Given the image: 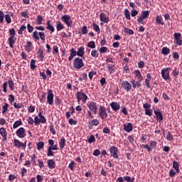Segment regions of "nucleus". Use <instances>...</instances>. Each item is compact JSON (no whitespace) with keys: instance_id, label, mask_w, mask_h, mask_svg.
<instances>
[{"instance_id":"49530a36","label":"nucleus","mask_w":182,"mask_h":182,"mask_svg":"<svg viewBox=\"0 0 182 182\" xmlns=\"http://www.w3.org/2000/svg\"><path fill=\"white\" fill-rule=\"evenodd\" d=\"M52 148H50V146L48 147V152H47V156L48 157H50L51 156H53V152L52 151Z\"/></svg>"},{"instance_id":"aec40b11","label":"nucleus","mask_w":182,"mask_h":182,"mask_svg":"<svg viewBox=\"0 0 182 182\" xmlns=\"http://www.w3.org/2000/svg\"><path fill=\"white\" fill-rule=\"evenodd\" d=\"M156 25H164V21L161 16H156Z\"/></svg>"},{"instance_id":"4d7b16f0","label":"nucleus","mask_w":182,"mask_h":182,"mask_svg":"<svg viewBox=\"0 0 182 182\" xmlns=\"http://www.w3.org/2000/svg\"><path fill=\"white\" fill-rule=\"evenodd\" d=\"M88 31H87V26H85L82 27V35H86V33H87Z\"/></svg>"},{"instance_id":"4be33fe9","label":"nucleus","mask_w":182,"mask_h":182,"mask_svg":"<svg viewBox=\"0 0 182 182\" xmlns=\"http://www.w3.org/2000/svg\"><path fill=\"white\" fill-rule=\"evenodd\" d=\"M0 134L2 136L4 141L6 140V130H5V128H0Z\"/></svg>"},{"instance_id":"052dcab7","label":"nucleus","mask_w":182,"mask_h":182,"mask_svg":"<svg viewBox=\"0 0 182 182\" xmlns=\"http://www.w3.org/2000/svg\"><path fill=\"white\" fill-rule=\"evenodd\" d=\"M96 139L95 138V135H91L88 139V143H93Z\"/></svg>"},{"instance_id":"423d86ee","label":"nucleus","mask_w":182,"mask_h":182,"mask_svg":"<svg viewBox=\"0 0 182 182\" xmlns=\"http://www.w3.org/2000/svg\"><path fill=\"white\" fill-rule=\"evenodd\" d=\"M99 116L102 120L107 118V112H106V108L103 106H100L99 108Z\"/></svg>"},{"instance_id":"473e14b6","label":"nucleus","mask_w":182,"mask_h":182,"mask_svg":"<svg viewBox=\"0 0 182 182\" xmlns=\"http://www.w3.org/2000/svg\"><path fill=\"white\" fill-rule=\"evenodd\" d=\"M22 125V121L18 120V121H16L13 125V129H18V127H19V126Z\"/></svg>"},{"instance_id":"7ed1b4c3","label":"nucleus","mask_w":182,"mask_h":182,"mask_svg":"<svg viewBox=\"0 0 182 182\" xmlns=\"http://www.w3.org/2000/svg\"><path fill=\"white\" fill-rule=\"evenodd\" d=\"M61 21L64 22L67 25V26H72L73 21H72V18H70V16L65 14L61 16Z\"/></svg>"},{"instance_id":"bb28decb","label":"nucleus","mask_w":182,"mask_h":182,"mask_svg":"<svg viewBox=\"0 0 182 182\" xmlns=\"http://www.w3.org/2000/svg\"><path fill=\"white\" fill-rule=\"evenodd\" d=\"M14 36H10L8 39L9 41V46L11 48H14V45L15 44V40H14Z\"/></svg>"},{"instance_id":"e433bc0d","label":"nucleus","mask_w":182,"mask_h":182,"mask_svg":"<svg viewBox=\"0 0 182 182\" xmlns=\"http://www.w3.org/2000/svg\"><path fill=\"white\" fill-rule=\"evenodd\" d=\"M87 48H90L91 49H95V48H96V43H95V41L88 42Z\"/></svg>"},{"instance_id":"a878e982","label":"nucleus","mask_w":182,"mask_h":182,"mask_svg":"<svg viewBox=\"0 0 182 182\" xmlns=\"http://www.w3.org/2000/svg\"><path fill=\"white\" fill-rule=\"evenodd\" d=\"M173 167L176 170V173H180V168H178L179 167L178 162H177L176 161H173Z\"/></svg>"},{"instance_id":"79ce46f5","label":"nucleus","mask_w":182,"mask_h":182,"mask_svg":"<svg viewBox=\"0 0 182 182\" xmlns=\"http://www.w3.org/2000/svg\"><path fill=\"white\" fill-rule=\"evenodd\" d=\"M124 32L125 33H128L129 35H133V33H134V32L133 31V30L129 28H125L124 29Z\"/></svg>"},{"instance_id":"13d9d810","label":"nucleus","mask_w":182,"mask_h":182,"mask_svg":"<svg viewBox=\"0 0 182 182\" xmlns=\"http://www.w3.org/2000/svg\"><path fill=\"white\" fill-rule=\"evenodd\" d=\"M102 132L105 134H109L110 133V129H109V127H106L102 129Z\"/></svg>"},{"instance_id":"9d476101","label":"nucleus","mask_w":182,"mask_h":182,"mask_svg":"<svg viewBox=\"0 0 182 182\" xmlns=\"http://www.w3.org/2000/svg\"><path fill=\"white\" fill-rule=\"evenodd\" d=\"M14 147H17V149H26V142H21L18 139L14 140Z\"/></svg>"},{"instance_id":"f3484780","label":"nucleus","mask_w":182,"mask_h":182,"mask_svg":"<svg viewBox=\"0 0 182 182\" xmlns=\"http://www.w3.org/2000/svg\"><path fill=\"white\" fill-rule=\"evenodd\" d=\"M100 19L101 22H104V23H107V22H109V17H107L105 13H101L100 14Z\"/></svg>"},{"instance_id":"7c9ffc66","label":"nucleus","mask_w":182,"mask_h":182,"mask_svg":"<svg viewBox=\"0 0 182 182\" xmlns=\"http://www.w3.org/2000/svg\"><path fill=\"white\" fill-rule=\"evenodd\" d=\"M56 28H57V31H62V29H65V26H63V24H62V23H60V21L57 22V25H56Z\"/></svg>"},{"instance_id":"69168bd1","label":"nucleus","mask_w":182,"mask_h":182,"mask_svg":"<svg viewBox=\"0 0 182 182\" xmlns=\"http://www.w3.org/2000/svg\"><path fill=\"white\" fill-rule=\"evenodd\" d=\"M15 33L16 31L14 28H11L9 31V35H11V36H13V37H15Z\"/></svg>"},{"instance_id":"37998d69","label":"nucleus","mask_w":182,"mask_h":182,"mask_svg":"<svg viewBox=\"0 0 182 182\" xmlns=\"http://www.w3.org/2000/svg\"><path fill=\"white\" fill-rule=\"evenodd\" d=\"M145 114L149 117L153 116V109H151L150 108L148 109H145Z\"/></svg>"},{"instance_id":"b1692460","label":"nucleus","mask_w":182,"mask_h":182,"mask_svg":"<svg viewBox=\"0 0 182 182\" xmlns=\"http://www.w3.org/2000/svg\"><path fill=\"white\" fill-rule=\"evenodd\" d=\"M37 55L41 59V60H43V58H45V55H43V50L42 48H39L37 51Z\"/></svg>"},{"instance_id":"a19ab883","label":"nucleus","mask_w":182,"mask_h":182,"mask_svg":"<svg viewBox=\"0 0 182 182\" xmlns=\"http://www.w3.org/2000/svg\"><path fill=\"white\" fill-rule=\"evenodd\" d=\"M124 16H125V18L128 19V21H130V19H132L130 17V11H129L127 9L124 10Z\"/></svg>"},{"instance_id":"72a5a7b5","label":"nucleus","mask_w":182,"mask_h":182,"mask_svg":"<svg viewBox=\"0 0 182 182\" xmlns=\"http://www.w3.org/2000/svg\"><path fill=\"white\" fill-rule=\"evenodd\" d=\"M91 56L92 58H99V51L97 50H92L91 51Z\"/></svg>"},{"instance_id":"39448f33","label":"nucleus","mask_w":182,"mask_h":182,"mask_svg":"<svg viewBox=\"0 0 182 182\" xmlns=\"http://www.w3.org/2000/svg\"><path fill=\"white\" fill-rule=\"evenodd\" d=\"M76 97L77 99V102H80V100H82L83 103H86V100H87V95L86 94L82 92H77Z\"/></svg>"},{"instance_id":"c85d7f7f","label":"nucleus","mask_w":182,"mask_h":182,"mask_svg":"<svg viewBox=\"0 0 182 182\" xmlns=\"http://www.w3.org/2000/svg\"><path fill=\"white\" fill-rule=\"evenodd\" d=\"M60 144V149H64L65 148V145L66 144V139H65V138H61L60 141L59 142Z\"/></svg>"},{"instance_id":"393cba45","label":"nucleus","mask_w":182,"mask_h":182,"mask_svg":"<svg viewBox=\"0 0 182 182\" xmlns=\"http://www.w3.org/2000/svg\"><path fill=\"white\" fill-rule=\"evenodd\" d=\"M135 76L137 77L138 80H143V75H141V73H140V70H137L135 71Z\"/></svg>"},{"instance_id":"6e6552de","label":"nucleus","mask_w":182,"mask_h":182,"mask_svg":"<svg viewBox=\"0 0 182 182\" xmlns=\"http://www.w3.org/2000/svg\"><path fill=\"white\" fill-rule=\"evenodd\" d=\"M168 68H165L161 70V76L164 80L170 79V71Z\"/></svg>"},{"instance_id":"2eb2a0df","label":"nucleus","mask_w":182,"mask_h":182,"mask_svg":"<svg viewBox=\"0 0 182 182\" xmlns=\"http://www.w3.org/2000/svg\"><path fill=\"white\" fill-rule=\"evenodd\" d=\"M155 116L156 117V120L159 122H163V114H161V109H155L154 110Z\"/></svg>"},{"instance_id":"c9c22d12","label":"nucleus","mask_w":182,"mask_h":182,"mask_svg":"<svg viewBox=\"0 0 182 182\" xmlns=\"http://www.w3.org/2000/svg\"><path fill=\"white\" fill-rule=\"evenodd\" d=\"M42 21H43V17L42 16H38L36 18V25H42Z\"/></svg>"},{"instance_id":"a18cd8bd","label":"nucleus","mask_w":182,"mask_h":182,"mask_svg":"<svg viewBox=\"0 0 182 182\" xmlns=\"http://www.w3.org/2000/svg\"><path fill=\"white\" fill-rule=\"evenodd\" d=\"M44 146H45V144L43 141H40L37 143L38 150H41V149H43Z\"/></svg>"},{"instance_id":"09e8293b","label":"nucleus","mask_w":182,"mask_h":182,"mask_svg":"<svg viewBox=\"0 0 182 182\" xmlns=\"http://www.w3.org/2000/svg\"><path fill=\"white\" fill-rule=\"evenodd\" d=\"M143 107L145 109V110H147L151 107V105H150L149 102H146L143 105Z\"/></svg>"},{"instance_id":"20e7f679","label":"nucleus","mask_w":182,"mask_h":182,"mask_svg":"<svg viewBox=\"0 0 182 182\" xmlns=\"http://www.w3.org/2000/svg\"><path fill=\"white\" fill-rule=\"evenodd\" d=\"M142 147L146 149V150L150 152L157 147V142L156 141H152L150 142L149 146V144H143Z\"/></svg>"},{"instance_id":"f704fd0d","label":"nucleus","mask_w":182,"mask_h":182,"mask_svg":"<svg viewBox=\"0 0 182 182\" xmlns=\"http://www.w3.org/2000/svg\"><path fill=\"white\" fill-rule=\"evenodd\" d=\"M149 15H150L149 11H144L141 14V18L146 19V18H147Z\"/></svg>"},{"instance_id":"412c9836","label":"nucleus","mask_w":182,"mask_h":182,"mask_svg":"<svg viewBox=\"0 0 182 182\" xmlns=\"http://www.w3.org/2000/svg\"><path fill=\"white\" fill-rule=\"evenodd\" d=\"M77 56H80L82 58V56H84L85 55V47L83 46H81L77 52Z\"/></svg>"},{"instance_id":"4c0bfd02","label":"nucleus","mask_w":182,"mask_h":182,"mask_svg":"<svg viewBox=\"0 0 182 182\" xmlns=\"http://www.w3.org/2000/svg\"><path fill=\"white\" fill-rule=\"evenodd\" d=\"M93 29L97 33H100V27L95 23H92Z\"/></svg>"},{"instance_id":"f8f14e48","label":"nucleus","mask_w":182,"mask_h":182,"mask_svg":"<svg viewBox=\"0 0 182 182\" xmlns=\"http://www.w3.org/2000/svg\"><path fill=\"white\" fill-rule=\"evenodd\" d=\"M109 151L112 154V156L114 159H119V155L117 154V152L119 151V150L117 149V147L112 146L110 149H109Z\"/></svg>"},{"instance_id":"bf43d9fd","label":"nucleus","mask_w":182,"mask_h":182,"mask_svg":"<svg viewBox=\"0 0 182 182\" xmlns=\"http://www.w3.org/2000/svg\"><path fill=\"white\" fill-rule=\"evenodd\" d=\"M34 123L36 126H38V124H41V119H39L38 117H35Z\"/></svg>"},{"instance_id":"c03bdc74","label":"nucleus","mask_w":182,"mask_h":182,"mask_svg":"<svg viewBox=\"0 0 182 182\" xmlns=\"http://www.w3.org/2000/svg\"><path fill=\"white\" fill-rule=\"evenodd\" d=\"M108 70L110 74L113 73L114 70V65L113 64L108 65Z\"/></svg>"},{"instance_id":"f257e3e1","label":"nucleus","mask_w":182,"mask_h":182,"mask_svg":"<svg viewBox=\"0 0 182 182\" xmlns=\"http://www.w3.org/2000/svg\"><path fill=\"white\" fill-rule=\"evenodd\" d=\"M33 38L36 41H39V39L41 41H45L46 36L45 35L44 32H38L37 31H35L33 33Z\"/></svg>"},{"instance_id":"3c124183","label":"nucleus","mask_w":182,"mask_h":182,"mask_svg":"<svg viewBox=\"0 0 182 182\" xmlns=\"http://www.w3.org/2000/svg\"><path fill=\"white\" fill-rule=\"evenodd\" d=\"M9 103H14V102H15V97H14L13 95L9 96Z\"/></svg>"},{"instance_id":"e2e57ef3","label":"nucleus","mask_w":182,"mask_h":182,"mask_svg":"<svg viewBox=\"0 0 182 182\" xmlns=\"http://www.w3.org/2000/svg\"><path fill=\"white\" fill-rule=\"evenodd\" d=\"M138 68H139V69H143V68H144V61H139L138 63Z\"/></svg>"},{"instance_id":"ea45409f","label":"nucleus","mask_w":182,"mask_h":182,"mask_svg":"<svg viewBox=\"0 0 182 182\" xmlns=\"http://www.w3.org/2000/svg\"><path fill=\"white\" fill-rule=\"evenodd\" d=\"M14 107H15V109H22V107H23V104L14 102Z\"/></svg>"},{"instance_id":"c756f323","label":"nucleus","mask_w":182,"mask_h":182,"mask_svg":"<svg viewBox=\"0 0 182 182\" xmlns=\"http://www.w3.org/2000/svg\"><path fill=\"white\" fill-rule=\"evenodd\" d=\"M8 85L9 86L10 90H15V85L14 84V80H12V79H10L8 80Z\"/></svg>"},{"instance_id":"58836bf2","label":"nucleus","mask_w":182,"mask_h":182,"mask_svg":"<svg viewBox=\"0 0 182 182\" xmlns=\"http://www.w3.org/2000/svg\"><path fill=\"white\" fill-rule=\"evenodd\" d=\"M35 63H36V60L32 59L31 60V65H30L31 69L32 70H35V68H36V65H35Z\"/></svg>"},{"instance_id":"8fccbe9b","label":"nucleus","mask_w":182,"mask_h":182,"mask_svg":"<svg viewBox=\"0 0 182 182\" xmlns=\"http://www.w3.org/2000/svg\"><path fill=\"white\" fill-rule=\"evenodd\" d=\"M68 123H69V124H71V125H76V124H77V122H76V121H75L74 119H73V118H70V119H69V121H68Z\"/></svg>"},{"instance_id":"6ab92c4d","label":"nucleus","mask_w":182,"mask_h":182,"mask_svg":"<svg viewBox=\"0 0 182 182\" xmlns=\"http://www.w3.org/2000/svg\"><path fill=\"white\" fill-rule=\"evenodd\" d=\"M47 164H48V168H50L51 170H53V168H55V161H53V159H49L47 161Z\"/></svg>"},{"instance_id":"338daca9","label":"nucleus","mask_w":182,"mask_h":182,"mask_svg":"<svg viewBox=\"0 0 182 182\" xmlns=\"http://www.w3.org/2000/svg\"><path fill=\"white\" fill-rule=\"evenodd\" d=\"M40 123H43V124H44V123H46V118H45V116H42L40 117Z\"/></svg>"},{"instance_id":"864d4df0","label":"nucleus","mask_w":182,"mask_h":182,"mask_svg":"<svg viewBox=\"0 0 182 182\" xmlns=\"http://www.w3.org/2000/svg\"><path fill=\"white\" fill-rule=\"evenodd\" d=\"M169 177H176V172L174 171V169H171L169 171Z\"/></svg>"},{"instance_id":"9b49d317","label":"nucleus","mask_w":182,"mask_h":182,"mask_svg":"<svg viewBox=\"0 0 182 182\" xmlns=\"http://www.w3.org/2000/svg\"><path fill=\"white\" fill-rule=\"evenodd\" d=\"M16 134L19 139H23L26 136V131L23 127H21L16 131Z\"/></svg>"},{"instance_id":"1a4fd4ad","label":"nucleus","mask_w":182,"mask_h":182,"mask_svg":"<svg viewBox=\"0 0 182 182\" xmlns=\"http://www.w3.org/2000/svg\"><path fill=\"white\" fill-rule=\"evenodd\" d=\"M53 92L52 90H48L47 93V103L50 105V106H52L53 105Z\"/></svg>"},{"instance_id":"5701e85b","label":"nucleus","mask_w":182,"mask_h":182,"mask_svg":"<svg viewBox=\"0 0 182 182\" xmlns=\"http://www.w3.org/2000/svg\"><path fill=\"white\" fill-rule=\"evenodd\" d=\"M46 25H47L46 29H48V31H50L51 33H53V32H55V27L50 25V21H48Z\"/></svg>"},{"instance_id":"6e6d98bb","label":"nucleus","mask_w":182,"mask_h":182,"mask_svg":"<svg viewBox=\"0 0 182 182\" xmlns=\"http://www.w3.org/2000/svg\"><path fill=\"white\" fill-rule=\"evenodd\" d=\"M27 29L29 32V33H31V32H33V26H31L30 23L27 25Z\"/></svg>"},{"instance_id":"0e129e2a","label":"nucleus","mask_w":182,"mask_h":182,"mask_svg":"<svg viewBox=\"0 0 182 182\" xmlns=\"http://www.w3.org/2000/svg\"><path fill=\"white\" fill-rule=\"evenodd\" d=\"M105 52H107V47H102L100 48V53H105Z\"/></svg>"},{"instance_id":"f03ea898","label":"nucleus","mask_w":182,"mask_h":182,"mask_svg":"<svg viewBox=\"0 0 182 182\" xmlns=\"http://www.w3.org/2000/svg\"><path fill=\"white\" fill-rule=\"evenodd\" d=\"M85 66V64L83 63V60L80 58H77L75 59L73 63V67L75 69H82Z\"/></svg>"},{"instance_id":"a211bd4d","label":"nucleus","mask_w":182,"mask_h":182,"mask_svg":"<svg viewBox=\"0 0 182 182\" xmlns=\"http://www.w3.org/2000/svg\"><path fill=\"white\" fill-rule=\"evenodd\" d=\"M110 106H111L112 110H114V112H117V110H119V109H120V105H119L117 102H112L110 104Z\"/></svg>"},{"instance_id":"4468645a","label":"nucleus","mask_w":182,"mask_h":182,"mask_svg":"<svg viewBox=\"0 0 182 182\" xmlns=\"http://www.w3.org/2000/svg\"><path fill=\"white\" fill-rule=\"evenodd\" d=\"M122 86L123 89L126 90V92H130V90H132V84H130V82L128 81H123L122 82Z\"/></svg>"},{"instance_id":"680f3d73","label":"nucleus","mask_w":182,"mask_h":182,"mask_svg":"<svg viewBox=\"0 0 182 182\" xmlns=\"http://www.w3.org/2000/svg\"><path fill=\"white\" fill-rule=\"evenodd\" d=\"M166 139L168 141L173 140V135L171 134V133L168 132V134H166Z\"/></svg>"},{"instance_id":"603ef678","label":"nucleus","mask_w":182,"mask_h":182,"mask_svg":"<svg viewBox=\"0 0 182 182\" xmlns=\"http://www.w3.org/2000/svg\"><path fill=\"white\" fill-rule=\"evenodd\" d=\"M21 15L23 18H29V15L28 14V11H22L21 13Z\"/></svg>"},{"instance_id":"dca6fc26","label":"nucleus","mask_w":182,"mask_h":182,"mask_svg":"<svg viewBox=\"0 0 182 182\" xmlns=\"http://www.w3.org/2000/svg\"><path fill=\"white\" fill-rule=\"evenodd\" d=\"M124 130L127 133H130L133 130V124L132 123H128L127 124H124Z\"/></svg>"},{"instance_id":"774afa93","label":"nucleus","mask_w":182,"mask_h":182,"mask_svg":"<svg viewBox=\"0 0 182 182\" xmlns=\"http://www.w3.org/2000/svg\"><path fill=\"white\" fill-rule=\"evenodd\" d=\"M93 156H100V150L99 149L95 150L93 152Z\"/></svg>"},{"instance_id":"de8ad7c7","label":"nucleus","mask_w":182,"mask_h":182,"mask_svg":"<svg viewBox=\"0 0 182 182\" xmlns=\"http://www.w3.org/2000/svg\"><path fill=\"white\" fill-rule=\"evenodd\" d=\"M5 19H6V22L7 23H11V22H12L11 19V16H9V14H6L5 16Z\"/></svg>"},{"instance_id":"5fc2aeb1","label":"nucleus","mask_w":182,"mask_h":182,"mask_svg":"<svg viewBox=\"0 0 182 182\" xmlns=\"http://www.w3.org/2000/svg\"><path fill=\"white\" fill-rule=\"evenodd\" d=\"M124 180L127 182H133L134 181V178H130V176H124Z\"/></svg>"},{"instance_id":"ddd939ff","label":"nucleus","mask_w":182,"mask_h":182,"mask_svg":"<svg viewBox=\"0 0 182 182\" xmlns=\"http://www.w3.org/2000/svg\"><path fill=\"white\" fill-rule=\"evenodd\" d=\"M173 38L176 42V44L178 45L179 46H181V45H182L181 33H175L173 34Z\"/></svg>"},{"instance_id":"2f4dec72","label":"nucleus","mask_w":182,"mask_h":182,"mask_svg":"<svg viewBox=\"0 0 182 182\" xmlns=\"http://www.w3.org/2000/svg\"><path fill=\"white\" fill-rule=\"evenodd\" d=\"M161 53L163 55H168V53H170V48L167 47H164L161 50Z\"/></svg>"},{"instance_id":"cd10ccee","label":"nucleus","mask_w":182,"mask_h":182,"mask_svg":"<svg viewBox=\"0 0 182 182\" xmlns=\"http://www.w3.org/2000/svg\"><path fill=\"white\" fill-rule=\"evenodd\" d=\"M26 50L27 52H31V50H32V42L27 41L26 46Z\"/></svg>"},{"instance_id":"0eeeda50","label":"nucleus","mask_w":182,"mask_h":182,"mask_svg":"<svg viewBox=\"0 0 182 182\" xmlns=\"http://www.w3.org/2000/svg\"><path fill=\"white\" fill-rule=\"evenodd\" d=\"M87 106L89 110H90V112H93L94 114H96L97 113V103L94 101H91Z\"/></svg>"}]
</instances>
